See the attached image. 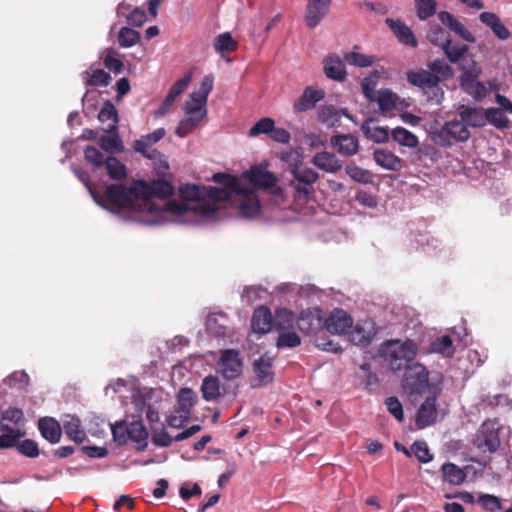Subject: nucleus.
<instances>
[{
  "label": "nucleus",
  "mask_w": 512,
  "mask_h": 512,
  "mask_svg": "<svg viewBox=\"0 0 512 512\" xmlns=\"http://www.w3.org/2000/svg\"><path fill=\"white\" fill-rule=\"evenodd\" d=\"M477 502L489 512H499L502 509L500 499L494 495L482 494L478 497Z\"/></svg>",
  "instance_id": "obj_57"
},
{
  "label": "nucleus",
  "mask_w": 512,
  "mask_h": 512,
  "mask_svg": "<svg viewBox=\"0 0 512 512\" xmlns=\"http://www.w3.org/2000/svg\"><path fill=\"white\" fill-rule=\"evenodd\" d=\"M438 18L443 25H445L451 31L455 32L463 40L470 43L475 42V37L472 35V33L450 12L441 11L438 14Z\"/></svg>",
  "instance_id": "obj_26"
},
{
  "label": "nucleus",
  "mask_w": 512,
  "mask_h": 512,
  "mask_svg": "<svg viewBox=\"0 0 512 512\" xmlns=\"http://www.w3.org/2000/svg\"><path fill=\"white\" fill-rule=\"evenodd\" d=\"M274 120L266 117L262 118L259 121H257L249 130V135L251 137L258 136L260 134H268L271 133V131L274 128Z\"/></svg>",
  "instance_id": "obj_60"
},
{
  "label": "nucleus",
  "mask_w": 512,
  "mask_h": 512,
  "mask_svg": "<svg viewBox=\"0 0 512 512\" xmlns=\"http://www.w3.org/2000/svg\"><path fill=\"white\" fill-rule=\"evenodd\" d=\"M417 351V344L410 339L388 341L380 348L381 356L393 371L407 368L416 357Z\"/></svg>",
  "instance_id": "obj_2"
},
{
  "label": "nucleus",
  "mask_w": 512,
  "mask_h": 512,
  "mask_svg": "<svg viewBox=\"0 0 512 512\" xmlns=\"http://www.w3.org/2000/svg\"><path fill=\"white\" fill-rule=\"evenodd\" d=\"M437 407L436 396H429L420 405L416 413V425L419 429L426 428L436 421Z\"/></svg>",
  "instance_id": "obj_18"
},
{
  "label": "nucleus",
  "mask_w": 512,
  "mask_h": 512,
  "mask_svg": "<svg viewBox=\"0 0 512 512\" xmlns=\"http://www.w3.org/2000/svg\"><path fill=\"white\" fill-rule=\"evenodd\" d=\"M299 345H301V338L296 332L290 330L279 332L276 341V347L278 349L295 348Z\"/></svg>",
  "instance_id": "obj_51"
},
{
  "label": "nucleus",
  "mask_w": 512,
  "mask_h": 512,
  "mask_svg": "<svg viewBox=\"0 0 512 512\" xmlns=\"http://www.w3.org/2000/svg\"><path fill=\"white\" fill-rule=\"evenodd\" d=\"M214 182L221 184L223 187L232 190L238 195H248L251 193V188L243 184L238 178L227 173H215L212 176Z\"/></svg>",
  "instance_id": "obj_30"
},
{
  "label": "nucleus",
  "mask_w": 512,
  "mask_h": 512,
  "mask_svg": "<svg viewBox=\"0 0 512 512\" xmlns=\"http://www.w3.org/2000/svg\"><path fill=\"white\" fill-rule=\"evenodd\" d=\"M480 438L483 441V445L490 451L494 452L500 446V438L498 434V428L495 427V423L486 421L482 424L480 430Z\"/></svg>",
  "instance_id": "obj_31"
},
{
  "label": "nucleus",
  "mask_w": 512,
  "mask_h": 512,
  "mask_svg": "<svg viewBox=\"0 0 512 512\" xmlns=\"http://www.w3.org/2000/svg\"><path fill=\"white\" fill-rule=\"evenodd\" d=\"M447 59L451 63H457L468 51V46L459 42L453 43L448 39V44L442 47Z\"/></svg>",
  "instance_id": "obj_44"
},
{
  "label": "nucleus",
  "mask_w": 512,
  "mask_h": 512,
  "mask_svg": "<svg viewBox=\"0 0 512 512\" xmlns=\"http://www.w3.org/2000/svg\"><path fill=\"white\" fill-rule=\"evenodd\" d=\"M450 38L449 33H447L441 26L439 25H431L427 32V39L437 47L442 48L445 44H448V39Z\"/></svg>",
  "instance_id": "obj_52"
},
{
  "label": "nucleus",
  "mask_w": 512,
  "mask_h": 512,
  "mask_svg": "<svg viewBox=\"0 0 512 512\" xmlns=\"http://www.w3.org/2000/svg\"><path fill=\"white\" fill-rule=\"evenodd\" d=\"M218 364L219 372L226 380H234L242 374L243 361L240 352L235 349L222 351Z\"/></svg>",
  "instance_id": "obj_8"
},
{
  "label": "nucleus",
  "mask_w": 512,
  "mask_h": 512,
  "mask_svg": "<svg viewBox=\"0 0 512 512\" xmlns=\"http://www.w3.org/2000/svg\"><path fill=\"white\" fill-rule=\"evenodd\" d=\"M273 362L274 358L268 353L263 354L253 362V371L256 375V378L253 380L252 387H262L273 382Z\"/></svg>",
  "instance_id": "obj_11"
},
{
  "label": "nucleus",
  "mask_w": 512,
  "mask_h": 512,
  "mask_svg": "<svg viewBox=\"0 0 512 512\" xmlns=\"http://www.w3.org/2000/svg\"><path fill=\"white\" fill-rule=\"evenodd\" d=\"M391 137L401 146L416 148L419 145L418 137L404 127L392 129Z\"/></svg>",
  "instance_id": "obj_38"
},
{
  "label": "nucleus",
  "mask_w": 512,
  "mask_h": 512,
  "mask_svg": "<svg viewBox=\"0 0 512 512\" xmlns=\"http://www.w3.org/2000/svg\"><path fill=\"white\" fill-rule=\"evenodd\" d=\"M105 166L107 174L111 179L121 180L126 177L125 166L114 156L106 158Z\"/></svg>",
  "instance_id": "obj_50"
},
{
  "label": "nucleus",
  "mask_w": 512,
  "mask_h": 512,
  "mask_svg": "<svg viewBox=\"0 0 512 512\" xmlns=\"http://www.w3.org/2000/svg\"><path fill=\"white\" fill-rule=\"evenodd\" d=\"M345 172L356 182L364 184L370 182V173L355 164L347 165L345 167Z\"/></svg>",
  "instance_id": "obj_62"
},
{
  "label": "nucleus",
  "mask_w": 512,
  "mask_h": 512,
  "mask_svg": "<svg viewBox=\"0 0 512 512\" xmlns=\"http://www.w3.org/2000/svg\"><path fill=\"white\" fill-rule=\"evenodd\" d=\"M398 95L389 89L380 90L377 96L374 98L379 105L381 112H390L396 107Z\"/></svg>",
  "instance_id": "obj_40"
},
{
  "label": "nucleus",
  "mask_w": 512,
  "mask_h": 512,
  "mask_svg": "<svg viewBox=\"0 0 512 512\" xmlns=\"http://www.w3.org/2000/svg\"><path fill=\"white\" fill-rule=\"evenodd\" d=\"M238 44L229 32L219 34L214 40V48L218 53L233 52Z\"/></svg>",
  "instance_id": "obj_49"
},
{
  "label": "nucleus",
  "mask_w": 512,
  "mask_h": 512,
  "mask_svg": "<svg viewBox=\"0 0 512 512\" xmlns=\"http://www.w3.org/2000/svg\"><path fill=\"white\" fill-rule=\"evenodd\" d=\"M252 329L258 334H266L273 329V315L266 306L255 309L252 320Z\"/></svg>",
  "instance_id": "obj_19"
},
{
  "label": "nucleus",
  "mask_w": 512,
  "mask_h": 512,
  "mask_svg": "<svg viewBox=\"0 0 512 512\" xmlns=\"http://www.w3.org/2000/svg\"><path fill=\"white\" fill-rule=\"evenodd\" d=\"M352 324V317L342 309H336L324 322L327 331L339 335L345 334Z\"/></svg>",
  "instance_id": "obj_17"
},
{
  "label": "nucleus",
  "mask_w": 512,
  "mask_h": 512,
  "mask_svg": "<svg viewBox=\"0 0 512 512\" xmlns=\"http://www.w3.org/2000/svg\"><path fill=\"white\" fill-rule=\"evenodd\" d=\"M325 92L313 86H307L301 96L293 103V111L296 113L305 112L315 108L316 104L323 100Z\"/></svg>",
  "instance_id": "obj_14"
},
{
  "label": "nucleus",
  "mask_w": 512,
  "mask_h": 512,
  "mask_svg": "<svg viewBox=\"0 0 512 512\" xmlns=\"http://www.w3.org/2000/svg\"><path fill=\"white\" fill-rule=\"evenodd\" d=\"M288 180V187L296 200H307L315 192L314 184L319 179V174L310 167H303L291 173Z\"/></svg>",
  "instance_id": "obj_4"
},
{
  "label": "nucleus",
  "mask_w": 512,
  "mask_h": 512,
  "mask_svg": "<svg viewBox=\"0 0 512 512\" xmlns=\"http://www.w3.org/2000/svg\"><path fill=\"white\" fill-rule=\"evenodd\" d=\"M106 199L113 205L136 212H143L141 198L137 190H134V182L130 187L121 184L107 186Z\"/></svg>",
  "instance_id": "obj_3"
},
{
  "label": "nucleus",
  "mask_w": 512,
  "mask_h": 512,
  "mask_svg": "<svg viewBox=\"0 0 512 512\" xmlns=\"http://www.w3.org/2000/svg\"><path fill=\"white\" fill-rule=\"evenodd\" d=\"M281 160L287 164V170L289 173H293L303 167V156L296 149H290L281 154Z\"/></svg>",
  "instance_id": "obj_46"
},
{
  "label": "nucleus",
  "mask_w": 512,
  "mask_h": 512,
  "mask_svg": "<svg viewBox=\"0 0 512 512\" xmlns=\"http://www.w3.org/2000/svg\"><path fill=\"white\" fill-rule=\"evenodd\" d=\"M197 403V395L191 388H181L177 394L176 410L191 417L192 409Z\"/></svg>",
  "instance_id": "obj_33"
},
{
  "label": "nucleus",
  "mask_w": 512,
  "mask_h": 512,
  "mask_svg": "<svg viewBox=\"0 0 512 512\" xmlns=\"http://www.w3.org/2000/svg\"><path fill=\"white\" fill-rule=\"evenodd\" d=\"M245 198L241 201L239 209L245 217H254L260 212V202L254 197L253 191L248 195H243Z\"/></svg>",
  "instance_id": "obj_47"
},
{
  "label": "nucleus",
  "mask_w": 512,
  "mask_h": 512,
  "mask_svg": "<svg viewBox=\"0 0 512 512\" xmlns=\"http://www.w3.org/2000/svg\"><path fill=\"white\" fill-rule=\"evenodd\" d=\"M134 190H137L140 195L143 212L151 210L152 198L166 199L174 192L171 183L162 179L153 180L150 183L144 180L134 181Z\"/></svg>",
  "instance_id": "obj_5"
},
{
  "label": "nucleus",
  "mask_w": 512,
  "mask_h": 512,
  "mask_svg": "<svg viewBox=\"0 0 512 512\" xmlns=\"http://www.w3.org/2000/svg\"><path fill=\"white\" fill-rule=\"evenodd\" d=\"M140 39V33L130 27H123L118 33V43L124 48L136 45Z\"/></svg>",
  "instance_id": "obj_53"
},
{
  "label": "nucleus",
  "mask_w": 512,
  "mask_h": 512,
  "mask_svg": "<svg viewBox=\"0 0 512 512\" xmlns=\"http://www.w3.org/2000/svg\"><path fill=\"white\" fill-rule=\"evenodd\" d=\"M113 440L117 445H124L128 442V424L124 421L117 422L111 426Z\"/></svg>",
  "instance_id": "obj_58"
},
{
  "label": "nucleus",
  "mask_w": 512,
  "mask_h": 512,
  "mask_svg": "<svg viewBox=\"0 0 512 512\" xmlns=\"http://www.w3.org/2000/svg\"><path fill=\"white\" fill-rule=\"evenodd\" d=\"M202 397L206 401H214L220 395V381L216 376L209 375L205 377L201 384Z\"/></svg>",
  "instance_id": "obj_37"
},
{
  "label": "nucleus",
  "mask_w": 512,
  "mask_h": 512,
  "mask_svg": "<svg viewBox=\"0 0 512 512\" xmlns=\"http://www.w3.org/2000/svg\"><path fill=\"white\" fill-rule=\"evenodd\" d=\"M39 431L44 439L52 444L58 443L62 436L60 423L51 417H44L38 421Z\"/></svg>",
  "instance_id": "obj_27"
},
{
  "label": "nucleus",
  "mask_w": 512,
  "mask_h": 512,
  "mask_svg": "<svg viewBox=\"0 0 512 512\" xmlns=\"http://www.w3.org/2000/svg\"><path fill=\"white\" fill-rule=\"evenodd\" d=\"M297 326L304 334H315L324 326L322 318L320 317V310H303L297 318Z\"/></svg>",
  "instance_id": "obj_16"
},
{
  "label": "nucleus",
  "mask_w": 512,
  "mask_h": 512,
  "mask_svg": "<svg viewBox=\"0 0 512 512\" xmlns=\"http://www.w3.org/2000/svg\"><path fill=\"white\" fill-rule=\"evenodd\" d=\"M330 142L338 153L345 156H353L357 153L359 148L358 139L353 135H335L331 137Z\"/></svg>",
  "instance_id": "obj_28"
},
{
  "label": "nucleus",
  "mask_w": 512,
  "mask_h": 512,
  "mask_svg": "<svg viewBox=\"0 0 512 512\" xmlns=\"http://www.w3.org/2000/svg\"><path fill=\"white\" fill-rule=\"evenodd\" d=\"M190 116L181 120L178 124L175 133L177 136L183 138L189 135L201 122L205 116V112L200 115L189 114Z\"/></svg>",
  "instance_id": "obj_43"
},
{
  "label": "nucleus",
  "mask_w": 512,
  "mask_h": 512,
  "mask_svg": "<svg viewBox=\"0 0 512 512\" xmlns=\"http://www.w3.org/2000/svg\"><path fill=\"white\" fill-rule=\"evenodd\" d=\"M98 119L102 123L109 122L107 127L103 129L106 133L116 132L118 124V113L115 106L110 101L104 102L102 108L99 111Z\"/></svg>",
  "instance_id": "obj_34"
},
{
  "label": "nucleus",
  "mask_w": 512,
  "mask_h": 512,
  "mask_svg": "<svg viewBox=\"0 0 512 512\" xmlns=\"http://www.w3.org/2000/svg\"><path fill=\"white\" fill-rule=\"evenodd\" d=\"M427 68L409 70L406 79L409 84L419 88L427 100L439 104L444 96L440 83L453 76V68L443 59H435L427 63Z\"/></svg>",
  "instance_id": "obj_1"
},
{
  "label": "nucleus",
  "mask_w": 512,
  "mask_h": 512,
  "mask_svg": "<svg viewBox=\"0 0 512 512\" xmlns=\"http://www.w3.org/2000/svg\"><path fill=\"white\" fill-rule=\"evenodd\" d=\"M311 162L319 169L328 172L336 173L341 170L343 163L334 153L322 151L317 152L312 157Z\"/></svg>",
  "instance_id": "obj_25"
},
{
  "label": "nucleus",
  "mask_w": 512,
  "mask_h": 512,
  "mask_svg": "<svg viewBox=\"0 0 512 512\" xmlns=\"http://www.w3.org/2000/svg\"><path fill=\"white\" fill-rule=\"evenodd\" d=\"M385 22L402 44L410 47L417 46L418 43L415 35L404 22L399 19L395 20L392 18H387Z\"/></svg>",
  "instance_id": "obj_23"
},
{
  "label": "nucleus",
  "mask_w": 512,
  "mask_h": 512,
  "mask_svg": "<svg viewBox=\"0 0 512 512\" xmlns=\"http://www.w3.org/2000/svg\"><path fill=\"white\" fill-rule=\"evenodd\" d=\"M192 80L191 74H187L181 79L177 80L168 91L164 101L161 104V107L156 112L157 116H162L165 114L166 110L174 103L177 97H179L189 86Z\"/></svg>",
  "instance_id": "obj_21"
},
{
  "label": "nucleus",
  "mask_w": 512,
  "mask_h": 512,
  "mask_svg": "<svg viewBox=\"0 0 512 512\" xmlns=\"http://www.w3.org/2000/svg\"><path fill=\"white\" fill-rule=\"evenodd\" d=\"M16 447L18 452L26 457L36 458L39 456L38 444L32 439H25L20 443L18 442Z\"/></svg>",
  "instance_id": "obj_63"
},
{
  "label": "nucleus",
  "mask_w": 512,
  "mask_h": 512,
  "mask_svg": "<svg viewBox=\"0 0 512 512\" xmlns=\"http://www.w3.org/2000/svg\"><path fill=\"white\" fill-rule=\"evenodd\" d=\"M373 159L383 169L398 172L403 168V160L387 149H375Z\"/></svg>",
  "instance_id": "obj_22"
},
{
  "label": "nucleus",
  "mask_w": 512,
  "mask_h": 512,
  "mask_svg": "<svg viewBox=\"0 0 512 512\" xmlns=\"http://www.w3.org/2000/svg\"><path fill=\"white\" fill-rule=\"evenodd\" d=\"M72 170H73V173L75 174V176L79 179V181L81 183H83L84 186L87 188V190L89 191L93 200L99 206L103 207L104 205L102 203V200H103L102 197L99 195V193H97L96 191L93 190V188L90 184V174L86 170H84L83 168H80V167H73Z\"/></svg>",
  "instance_id": "obj_54"
},
{
  "label": "nucleus",
  "mask_w": 512,
  "mask_h": 512,
  "mask_svg": "<svg viewBox=\"0 0 512 512\" xmlns=\"http://www.w3.org/2000/svg\"><path fill=\"white\" fill-rule=\"evenodd\" d=\"M214 78L206 75L199 87L198 91L191 93L189 100L185 103L186 114H196L205 106L208 96L213 89Z\"/></svg>",
  "instance_id": "obj_10"
},
{
  "label": "nucleus",
  "mask_w": 512,
  "mask_h": 512,
  "mask_svg": "<svg viewBox=\"0 0 512 512\" xmlns=\"http://www.w3.org/2000/svg\"><path fill=\"white\" fill-rule=\"evenodd\" d=\"M191 417L174 409L167 417L166 424L170 428H182L185 424L190 421Z\"/></svg>",
  "instance_id": "obj_64"
},
{
  "label": "nucleus",
  "mask_w": 512,
  "mask_h": 512,
  "mask_svg": "<svg viewBox=\"0 0 512 512\" xmlns=\"http://www.w3.org/2000/svg\"><path fill=\"white\" fill-rule=\"evenodd\" d=\"M417 17L426 20L436 13L437 3L435 0H414Z\"/></svg>",
  "instance_id": "obj_55"
},
{
  "label": "nucleus",
  "mask_w": 512,
  "mask_h": 512,
  "mask_svg": "<svg viewBox=\"0 0 512 512\" xmlns=\"http://www.w3.org/2000/svg\"><path fill=\"white\" fill-rule=\"evenodd\" d=\"M85 84L90 87H106L111 82V76L103 69H95L84 73Z\"/></svg>",
  "instance_id": "obj_39"
},
{
  "label": "nucleus",
  "mask_w": 512,
  "mask_h": 512,
  "mask_svg": "<svg viewBox=\"0 0 512 512\" xmlns=\"http://www.w3.org/2000/svg\"><path fill=\"white\" fill-rule=\"evenodd\" d=\"M180 194L183 200L196 201L192 209L198 211L200 214L211 216L216 213V208L214 205L199 201L202 197V190L199 186L195 184H186L181 187Z\"/></svg>",
  "instance_id": "obj_13"
},
{
  "label": "nucleus",
  "mask_w": 512,
  "mask_h": 512,
  "mask_svg": "<svg viewBox=\"0 0 512 512\" xmlns=\"http://www.w3.org/2000/svg\"><path fill=\"white\" fill-rule=\"evenodd\" d=\"M378 77V72L374 71L369 76L365 77L361 83L362 92L370 101H374V98L376 97L374 89L377 84Z\"/></svg>",
  "instance_id": "obj_61"
},
{
  "label": "nucleus",
  "mask_w": 512,
  "mask_h": 512,
  "mask_svg": "<svg viewBox=\"0 0 512 512\" xmlns=\"http://www.w3.org/2000/svg\"><path fill=\"white\" fill-rule=\"evenodd\" d=\"M324 72L329 79L336 81H343L346 78L347 72L344 61L337 54H329L324 60Z\"/></svg>",
  "instance_id": "obj_20"
},
{
  "label": "nucleus",
  "mask_w": 512,
  "mask_h": 512,
  "mask_svg": "<svg viewBox=\"0 0 512 512\" xmlns=\"http://www.w3.org/2000/svg\"><path fill=\"white\" fill-rule=\"evenodd\" d=\"M430 351L448 357L452 356L455 352V348L453 346V341L451 337L448 335H444L442 337L436 338L431 343Z\"/></svg>",
  "instance_id": "obj_45"
},
{
  "label": "nucleus",
  "mask_w": 512,
  "mask_h": 512,
  "mask_svg": "<svg viewBox=\"0 0 512 512\" xmlns=\"http://www.w3.org/2000/svg\"><path fill=\"white\" fill-rule=\"evenodd\" d=\"M479 20L489 27L499 40L505 41L511 37L509 29L502 23L497 14L493 12H482L479 15Z\"/></svg>",
  "instance_id": "obj_24"
},
{
  "label": "nucleus",
  "mask_w": 512,
  "mask_h": 512,
  "mask_svg": "<svg viewBox=\"0 0 512 512\" xmlns=\"http://www.w3.org/2000/svg\"><path fill=\"white\" fill-rule=\"evenodd\" d=\"M166 135L164 128H158L154 132L142 136L134 142V150L148 159H154L157 151L153 145Z\"/></svg>",
  "instance_id": "obj_15"
},
{
  "label": "nucleus",
  "mask_w": 512,
  "mask_h": 512,
  "mask_svg": "<svg viewBox=\"0 0 512 512\" xmlns=\"http://www.w3.org/2000/svg\"><path fill=\"white\" fill-rule=\"evenodd\" d=\"M411 451L421 463H429L433 459L425 441H415L411 446Z\"/></svg>",
  "instance_id": "obj_56"
},
{
  "label": "nucleus",
  "mask_w": 512,
  "mask_h": 512,
  "mask_svg": "<svg viewBox=\"0 0 512 512\" xmlns=\"http://www.w3.org/2000/svg\"><path fill=\"white\" fill-rule=\"evenodd\" d=\"M362 131L366 138L376 143H385L389 140V131L387 127H370L368 123H365L362 126Z\"/></svg>",
  "instance_id": "obj_48"
},
{
  "label": "nucleus",
  "mask_w": 512,
  "mask_h": 512,
  "mask_svg": "<svg viewBox=\"0 0 512 512\" xmlns=\"http://www.w3.org/2000/svg\"><path fill=\"white\" fill-rule=\"evenodd\" d=\"M441 472L443 480L454 486L461 485L467 477V473L464 469L450 462L442 465Z\"/></svg>",
  "instance_id": "obj_35"
},
{
  "label": "nucleus",
  "mask_w": 512,
  "mask_h": 512,
  "mask_svg": "<svg viewBox=\"0 0 512 512\" xmlns=\"http://www.w3.org/2000/svg\"><path fill=\"white\" fill-rule=\"evenodd\" d=\"M332 0H307L305 22L307 27L314 29L328 15Z\"/></svg>",
  "instance_id": "obj_12"
},
{
  "label": "nucleus",
  "mask_w": 512,
  "mask_h": 512,
  "mask_svg": "<svg viewBox=\"0 0 512 512\" xmlns=\"http://www.w3.org/2000/svg\"><path fill=\"white\" fill-rule=\"evenodd\" d=\"M459 116L466 126L480 128L485 125V110L481 107H465L459 112Z\"/></svg>",
  "instance_id": "obj_32"
},
{
  "label": "nucleus",
  "mask_w": 512,
  "mask_h": 512,
  "mask_svg": "<svg viewBox=\"0 0 512 512\" xmlns=\"http://www.w3.org/2000/svg\"><path fill=\"white\" fill-rule=\"evenodd\" d=\"M344 59L350 65H354L357 67H368L371 66L374 62V58L372 56H367L357 52L346 53L344 55Z\"/></svg>",
  "instance_id": "obj_59"
},
{
  "label": "nucleus",
  "mask_w": 512,
  "mask_h": 512,
  "mask_svg": "<svg viewBox=\"0 0 512 512\" xmlns=\"http://www.w3.org/2000/svg\"><path fill=\"white\" fill-rule=\"evenodd\" d=\"M63 429L68 439L76 444H82L87 439V434L81 428V420L77 416L67 415L63 422Z\"/></svg>",
  "instance_id": "obj_29"
},
{
  "label": "nucleus",
  "mask_w": 512,
  "mask_h": 512,
  "mask_svg": "<svg viewBox=\"0 0 512 512\" xmlns=\"http://www.w3.org/2000/svg\"><path fill=\"white\" fill-rule=\"evenodd\" d=\"M470 131L462 119H454L432 133L434 142L442 147H450L454 142H465Z\"/></svg>",
  "instance_id": "obj_6"
},
{
  "label": "nucleus",
  "mask_w": 512,
  "mask_h": 512,
  "mask_svg": "<svg viewBox=\"0 0 512 512\" xmlns=\"http://www.w3.org/2000/svg\"><path fill=\"white\" fill-rule=\"evenodd\" d=\"M488 122L497 129H506L509 127L510 120L499 108H488L485 110V123Z\"/></svg>",
  "instance_id": "obj_42"
},
{
  "label": "nucleus",
  "mask_w": 512,
  "mask_h": 512,
  "mask_svg": "<svg viewBox=\"0 0 512 512\" xmlns=\"http://www.w3.org/2000/svg\"><path fill=\"white\" fill-rule=\"evenodd\" d=\"M429 374L427 369L419 363L405 368L403 387L410 394H421L428 386Z\"/></svg>",
  "instance_id": "obj_7"
},
{
  "label": "nucleus",
  "mask_w": 512,
  "mask_h": 512,
  "mask_svg": "<svg viewBox=\"0 0 512 512\" xmlns=\"http://www.w3.org/2000/svg\"><path fill=\"white\" fill-rule=\"evenodd\" d=\"M242 176L259 189L274 188L278 182V177L267 170V166L264 164L252 166L249 170L243 172Z\"/></svg>",
  "instance_id": "obj_9"
},
{
  "label": "nucleus",
  "mask_w": 512,
  "mask_h": 512,
  "mask_svg": "<svg viewBox=\"0 0 512 512\" xmlns=\"http://www.w3.org/2000/svg\"><path fill=\"white\" fill-rule=\"evenodd\" d=\"M295 315L287 308H278L273 316V329L282 332L294 327Z\"/></svg>",
  "instance_id": "obj_36"
},
{
  "label": "nucleus",
  "mask_w": 512,
  "mask_h": 512,
  "mask_svg": "<svg viewBox=\"0 0 512 512\" xmlns=\"http://www.w3.org/2000/svg\"><path fill=\"white\" fill-rule=\"evenodd\" d=\"M128 439L135 443H142V448L147 445V438L149 436L146 427L141 420H135L128 424Z\"/></svg>",
  "instance_id": "obj_41"
}]
</instances>
